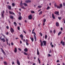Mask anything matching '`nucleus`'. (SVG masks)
Segmentation results:
<instances>
[{
    "label": "nucleus",
    "mask_w": 65,
    "mask_h": 65,
    "mask_svg": "<svg viewBox=\"0 0 65 65\" xmlns=\"http://www.w3.org/2000/svg\"><path fill=\"white\" fill-rule=\"evenodd\" d=\"M32 34H34V37L35 39V41H36V33L34 32V31L32 32Z\"/></svg>",
    "instance_id": "f257e3e1"
},
{
    "label": "nucleus",
    "mask_w": 65,
    "mask_h": 65,
    "mask_svg": "<svg viewBox=\"0 0 65 65\" xmlns=\"http://www.w3.org/2000/svg\"><path fill=\"white\" fill-rule=\"evenodd\" d=\"M54 6L55 7H56L57 8H59V9H60L61 8L60 6H58L56 4H54Z\"/></svg>",
    "instance_id": "f03ea898"
},
{
    "label": "nucleus",
    "mask_w": 65,
    "mask_h": 65,
    "mask_svg": "<svg viewBox=\"0 0 65 65\" xmlns=\"http://www.w3.org/2000/svg\"><path fill=\"white\" fill-rule=\"evenodd\" d=\"M10 31L11 33H13V32H14V30L11 27L10 28Z\"/></svg>",
    "instance_id": "7ed1b4c3"
},
{
    "label": "nucleus",
    "mask_w": 65,
    "mask_h": 65,
    "mask_svg": "<svg viewBox=\"0 0 65 65\" xmlns=\"http://www.w3.org/2000/svg\"><path fill=\"white\" fill-rule=\"evenodd\" d=\"M26 3H31V1L30 0H26L25 1Z\"/></svg>",
    "instance_id": "20e7f679"
},
{
    "label": "nucleus",
    "mask_w": 65,
    "mask_h": 65,
    "mask_svg": "<svg viewBox=\"0 0 65 65\" xmlns=\"http://www.w3.org/2000/svg\"><path fill=\"white\" fill-rule=\"evenodd\" d=\"M60 43L61 44H62V45H63V46H64V45H65V43L64 42H63L62 40L60 42Z\"/></svg>",
    "instance_id": "39448f33"
},
{
    "label": "nucleus",
    "mask_w": 65,
    "mask_h": 65,
    "mask_svg": "<svg viewBox=\"0 0 65 65\" xmlns=\"http://www.w3.org/2000/svg\"><path fill=\"white\" fill-rule=\"evenodd\" d=\"M43 42L44 43V44H43L44 46L45 45V46H46V41H43Z\"/></svg>",
    "instance_id": "423d86ee"
},
{
    "label": "nucleus",
    "mask_w": 65,
    "mask_h": 65,
    "mask_svg": "<svg viewBox=\"0 0 65 65\" xmlns=\"http://www.w3.org/2000/svg\"><path fill=\"white\" fill-rule=\"evenodd\" d=\"M59 12L58 11H55L54 12V13L55 14L59 15Z\"/></svg>",
    "instance_id": "0eeeda50"
},
{
    "label": "nucleus",
    "mask_w": 65,
    "mask_h": 65,
    "mask_svg": "<svg viewBox=\"0 0 65 65\" xmlns=\"http://www.w3.org/2000/svg\"><path fill=\"white\" fill-rule=\"evenodd\" d=\"M7 7L10 10L11 9V6L8 5V6Z\"/></svg>",
    "instance_id": "6e6552de"
},
{
    "label": "nucleus",
    "mask_w": 65,
    "mask_h": 65,
    "mask_svg": "<svg viewBox=\"0 0 65 65\" xmlns=\"http://www.w3.org/2000/svg\"><path fill=\"white\" fill-rule=\"evenodd\" d=\"M17 63L18 65H20V62L19 61V60H18V59L17 60Z\"/></svg>",
    "instance_id": "1a4fd4ad"
},
{
    "label": "nucleus",
    "mask_w": 65,
    "mask_h": 65,
    "mask_svg": "<svg viewBox=\"0 0 65 65\" xmlns=\"http://www.w3.org/2000/svg\"><path fill=\"white\" fill-rule=\"evenodd\" d=\"M28 19L29 20H31L32 19V15H30L29 16Z\"/></svg>",
    "instance_id": "9d476101"
},
{
    "label": "nucleus",
    "mask_w": 65,
    "mask_h": 65,
    "mask_svg": "<svg viewBox=\"0 0 65 65\" xmlns=\"http://www.w3.org/2000/svg\"><path fill=\"white\" fill-rule=\"evenodd\" d=\"M52 18H53V19H55V16H54V15L53 13L52 14Z\"/></svg>",
    "instance_id": "9b49d317"
},
{
    "label": "nucleus",
    "mask_w": 65,
    "mask_h": 65,
    "mask_svg": "<svg viewBox=\"0 0 65 65\" xmlns=\"http://www.w3.org/2000/svg\"><path fill=\"white\" fill-rule=\"evenodd\" d=\"M56 25L57 27H59V24L58 22H56Z\"/></svg>",
    "instance_id": "f8f14e48"
},
{
    "label": "nucleus",
    "mask_w": 65,
    "mask_h": 65,
    "mask_svg": "<svg viewBox=\"0 0 65 65\" xmlns=\"http://www.w3.org/2000/svg\"><path fill=\"white\" fill-rule=\"evenodd\" d=\"M9 13L10 14H14V13L13 12H11V11H9Z\"/></svg>",
    "instance_id": "ddd939ff"
},
{
    "label": "nucleus",
    "mask_w": 65,
    "mask_h": 65,
    "mask_svg": "<svg viewBox=\"0 0 65 65\" xmlns=\"http://www.w3.org/2000/svg\"><path fill=\"white\" fill-rule=\"evenodd\" d=\"M24 51L25 52H28V49L27 48H25L24 49Z\"/></svg>",
    "instance_id": "4468645a"
},
{
    "label": "nucleus",
    "mask_w": 65,
    "mask_h": 65,
    "mask_svg": "<svg viewBox=\"0 0 65 65\" xmlns=\"http://www.w3.org/2000/svg\"><path fill=\"white\" fill-rule=\"evenodd\" d=\"M37 54L38 55H39L40 54L39 52V51H38V49H37Z\"/></svg>",
    "instance_id": "2eb2a0df"
},
{
    "label": "nucleus",
    "mask_w": 65,
    "mask_h": 65,
    "mask_svg": "<svg viewBox=\"0 0 65 65\" xmlns=\"http://www.w3.org/2000/svg\"><path fill=\"white\" fill-rule=\"evenodd\" d=\"M1 40L2 41L4 42H5V40L4 38H2Z\"/></svg>",
    "instance_id": "dca6fc26"
},
{
    "label": "nucleus",
    "mask_w": 65,
    "mask_h": 65,
    "mask_svg": "<svg viewBox=\"0 0 65 65\" xmlns=\"http://www.w3.org/2000/svg\"><path fill=\"white\" fill-rule=\"evenodd\" d=\"M14 52L15 53H16L17 52V49L16 48H15Z\"/></svg>",
    "instance_id": "f3484780"
},
{
    "label": "nucleus",
    "mask_w": 65,
    "mask_h": 65,
    "mask_svg": "<svg viewBox=\"0 0 65 65\" xmlns=\"http://www.w3.org/2000/svg\"><path fill=\"white\" fill-rule=\"evenodd\" d=\"M2 52L3 54H4V55H6V54H5V53L4 52V51H3V49H2Z\"/></svg>",
    "instance_id": "a211bd4d"
},
{
    "label": "nucleus",
    "mask_w": 65,
    "mask_h": 65,
    "mask_svg": "<svg viewBox=\"0 0 65 65\" xmlns=\"http://www.w3.org/2000/svg\"><path fill=\"white\" fill-rule=\"evenodd\" d=\"M10 19H13V17L12 15H10Z\"/></svg>",
    "instance_id": "6ab92c4d"
},
{
    "label": "nucleus",
    "mask_w": 65,
    "mask_h": 65,
    "mask_svg": "<svg viewBox=\"0 0 65 65\" xmlns=\"http://www.w3.org/2000/svg\"><path fill=\"white\" fill-rule=\"evenodd\" d=\"M61 33H62L61 32V31L59 32L58 34V36H59L60 34H61Z\"/></svg>",
    "instance_id": "aec40b11"
},
{
    "label": "nucleus",
    "mask_w": 65,
    "mask_h": 65,
    "mask_svg": "<svg viewBox=\"0 0 65 65\" xmlns=\"http://www.w3.org/2000/svg\"><path fill=\"white\" fill-rule=\"evenodd\" d=\"M13 24L14 25H15V26H17V24L15 22H14L13 23Z\"/></svg>",
    "instance_id": "412c9836"
},
{
    "label": "nucleus",
    "mask_w": 65,
    "mask_h": 65,
    "mask_svg": "<svg viewBox=\"0 0 65 65\" xmlns=\"http://www.w3.org/2000/svg\"><path fill=\"white\" fill-rule=\"evenodd\" d=\"M22 19V17L21 16V17H19L18 19L19 20H21Z\"/></svg>",
    "instance_id": "4be33fe9"
},
{
    "label": "nucleus",
    "mask_w": 65,
    "mask_h": 65,
    "mask_svg": "<svg viewBox=\"0 0 65 65\" xmlns=\"http://www.w3.org/2000/svg\"><path fill=\"white\" fill-rule=\"evenodd\" d=\"M42 11H41L39 13V15H40V14H42Z\"/></svg>",
    "instance_id": "5701e85b"
},
{
    "label": "nucleus",
    "mask_w": 65,
    "mask_h": 65,
    "mask_svg": "<svg viewBox=\"0 0 65 65\" xmlns=\"http://www.w3.org/2000/svg\"><path fill=\"white\" fill-rule=\"evenodd\" d=\"M24 3H20V5L21 6H23V5H24Z\"/></svg>",
    "instance_id": "b1692460"
},
{
    "label": "nucleus",
    "mask_w": 65,
    "mask_h": 65,
    "mask_svg": "<svg viewBox=\"0 0 65 65\" xmlns=\"http://www.w3.org/2000/svg\"><path fill=\"white\" fill-rule=\"evenodd\" d=\"M47 35H45V39H46V38H47Z\"/></svg>",
    "instance_id": "393cba45"
},
{
    "label": "nucleus",
    "mask_w": 65,
    "mask_h": 65,
    "mask_svg": "<svg viewBox=\"0 0 65 65\" xmlns=\"http://www.w3.org/2000/svg\"><path fill=\"white\" fill-rule=\"evenodd\" d=\"M24 6H27V4L25 3H24Z\"/></svg>",
    "instance_id": "a878e982"
},
{
    "label": "nucleus",
    "mask_w": 65,
    "mask_h": 65,
    "mask_svg": "<svg viewBox=\"0 0 65 65\" xmlns=\"http://www.w3.org/2000/svg\"><path fill=\"white\" fill-rule=\"evenodd\" d=\"M20 36L21 37V38H23L24 37V36L22 35H20Z\"/></svg>",
    "instance_id": "bb28decb"
},
{
    "label": "nucleus",
    "mask_w": 65,
    "mask_h": 65,
    "mask_svg": "<svg viewBox=\"0 0 65 65\" xmlns=\"http://www.w3.org/2000/svg\"><path fill=\"white\" fill-rule=\"evenodd\" d=\"M4 63L5 65H6V64H7V62H6V61H4Z\"/></svg>",
    "instance_id": "cd10ccee"
},
{
    "label": "nucleus",
    "mask_w": 65,
    "mask_h": 65,
    "mask_svg": "<svg viewBox=\"0 0 65 65\" xmlns=\"http://www.w3.org/2000/svg\"><path fill=\"white\" fill-rule=\"evenodd\" d=\"M38 61L39 62V63H40V60H39V58H38Z\"/></svg>",
    "instance_id": "c85d7f7f"
},
{
    "label": "nucleus",
    "mask_w": 65,
    "mask_h": 65,
    "mask_svg": "<svg viewBox=\"0 0 65 65\" xmlns=\"http://www.w3.org/2000/svg\"><path fill=\"white\" fill-rule=\"evenodd\" d=\"M12 6L13 7L14 6H15V4H14V3H12Z\"/></svg>",
    "instance_id": "c756f323"
},
{
    "label": "nucleus",
    "mask_w": 65,
    "mask_h": 65,
    "mask_svg": "<svg viewBox=\"0 0 65 65\" xmlns=\"http://www.w3.org/2000/svg\"><path fill=\"white\" fill-rule=\"evenodd\" d=\"M24 55H28V54L27 53H26V52H24Z\"/></svg>",
    "instance_id": "7c9ffc66"
},
{
    "label": "nucleus",
    "mask_w": 65,
    "mask_h": 65,
    "mask_svg": "<svg viewBox=\"0 0 65 65\" xmlns=\"http://www.w3.org/2000/svg\"><path fill=\"white\" fill-rule=\"evenodd\" d=\"M31 13H35V12L33 11H31Z\"/></svg>",
    "instance_id": "2f4dec72"
},
{
    "label": "nucleus",
    "mask_w": 65,
    "mask_h": 65,
    "mask_svg": "<svg viewBox=\"0 0 65 65\" xmlns=\"http://www.w3.org/2000/svg\"><path fill=\"white\" fill-rule=\"evenodd\" d=\"M31 40L32 42H33V41H34V39H33V38H31Z\"/></svg>",
    "instance_id": "473e14b6"
},
{
    "label": "nucleus",
    "mask_w": 65,
    "mask_h": 65,
    "mask_svg": "<svg viewBox=\"0 0 65 65\" xmlns=\"http://www.w3.org/2000/svg\"><path fill=\"white\" fill-rule=\"evenodd\" d=\"M60 8H61L62 7V4H60Z\"/></svg>",
    "instance_id": "72a5a7b5"
},
{
    "label": "nucleus",
    "mask_w": 65,
    "mask_h": 65,
    "mask_svg": "<svg viewBox=\"0 0 65 65\" xmlns=\"http://www.w3.org/2000/svg\"><path fill=\"white\" fill-rule=\"evenodd\" d=\"M25 42L26 43V45L28 46V45H29V43H28L26 41H25Z\"/></svg>",
    "instance_id": "f704fd0d"
},
{
    "label": "nucleus",
    "mask_w": 65,
    "mask_h": 65,
    "mask_svg": "<svg viewBox=\"0 0 65 65\" xmlns=\"http://www.w3.org/2000/svg\"><path fill=\"white\" fill-rule=\"evenodd\" d=\"M4 14H1L2 17V18H4Z\"/></svg>",
    "instance_id": "c9c22d12"
},
{
    "label": "nucleus",
    "mask_w": 65,
    "mask_h": 65,
    "mask_svg": "<svg viewBox=\"0 0 65 65\" xmlns=\"http://www.w3.org/2000/svg\"><path fill=\"white\" fill-rule=\"evenodd\" d=\"M49 8H50V7L49 6H48L46 8V9L47 10H48L49 9Z\"/></svg>",
    "instance_id": "e433bc0d"
},
{
    "label": "nucleus",
    "mask_w": 65,
    "mask_h": 65,
    "mask_svg": "<svg viewBox=\"0 0 65 65\" xmlns=\"http://www.w3.org/2000/svg\"><path fill=\"white\" fill-rule=\"evenodd\" d=\"M41 46H43V43H42V42H41Z\"/></svg>",
    "instance_id": "4c0bfd02"
},
{
    "label": "nucleus",
    "mask_w": 65,
    "mask_h": 65,
    "mask_svg": "<svg viewBox=\"0 0 65 65\" xmlns=\"http://www.w3.org/2000/svg\"><path fill=\"white\" fill-rule=\"evenodd\" d=\"M21 8H22L24 9H25V7L24 6H22L21 7Z\"/></svg>",
    "instance_id": "58836bf2"
},
{
    "label": "nucleus",
    "mask_w": 65,
    "mask_h": 65,
    "mask_svg": "<svg viewBox=\"0 0 65 65\" xmlns=\"http://www.w3.org/2000/svg\"><path fill=\"white\" fill-rule=\"evenodd\" d=\"M38 8H40L41 7V6H38Z\"/></svg>",
    "instance_id": "ea45409f"
},
{
    "label": "nucleus",
    "mask_w": 65,
    "mask_h": 65,
    "mask_svg": "<svg viewBox=\"0 0 65 65\" xmlns=\"http://www.w3.org/2000/svg\"><path fill=\"white\" fill-rule=\"evenodd\" d=\"M39 34L41 36H42V34H41V32H40L39 33Z\"/></svg>",
    "instance_id": "a19ab883"
},
{
    "label": "nucleus",
    "mask_w": 65,
    "mask_h": 65,
    "mask_svg": "<svg viewBox=\"0 0 65 65\" xmlns=\"http://www.w3.org/2000/svg\"><path fill=\"white\" fill-rule=\"evenodd\" d=\"M11 45H13L14 44H13V42H11Z\"/></svg>",
    "instance_id": "79ce46f5"
},
{
    "label": "nucleus",
    "mask_w": 65,
    "mask_h": 65,
    "mask_svg": "<svg viewBox=\"0 0 65 65\" xmlns=\"http://www.w3.org/2000/svg\"><path fill=\"white\" fill-rule=\"evenodd\" d=\"M5 39L6 40V41H7V42H8V39H7V38H6V37L5 38Z\"/></svg>",
    "instance_id": "37998d69"
},
{
    "label": "nucleus",
    "mask_w": 65,
    "mask_h": 65,
    "mask_svg": "<svg viewBox=\"0 0 65 65\" xmlns=\"http://www.w3.org/2000/svg\"><path fill=\"white\" fill-rule=\"evenodd\" d=\"M46 22V20L45 19H44L43 21V22L44 23H45V22Z\"/></svg>",
    "instance_id": "c03bdc74"
},
{
    "label": "nucleus",
    "mask_w": 65,
    "mask_h": 65,
    "mask_svg": "<svg viewBox=\"0 0 65 65\" xmlns=\"http://www.w3.org/2000/svg\"><path fill=\"white\" fill-rule=\"evenodd\" d=\"M18 29V30H19L20 29V27L19 26H18L17 28Z\"/></svg>",
    "instance_id": "a18cd8bd"
},
{
    "label": "nucleus",
    "mask_w": 65,
    "mask_h": 65,
    "mask_svg": "<svg viewBox=\"0 0 65 65\" xmlns=\"http://www.w3.org/2000/svg\"><path fill=\"white\" fill-rule=\"evenodd\" d=\"M63 5L64 6H65V3H63Z\"/></svg>",
    "instance_id": "49530a36"
},
{
    "label": "nucleus",
    "mask_w": 65,
    "mask_h": 65,
    "mask_svg": "<svg viewBox=\"0 0 65 65\" xmlns=\"http://www.w3.org/2000/svg\"><path fill=\"white\" fill-rule=\"evenodd\" d=\"M53 32L54 33V34H55V33H56V31H55V30H54L53 31Z\"/></svg>",
    "instance_id": "de8ad7c7"
},
{
    "label": "nucleus",
    "mask_w": 65,
    "mask_h": 65,
    "mask_svg": "<svg viewBox=\"0 0 65 65\" xmlns=\"http://www.w3.org/2000/svg\"><path fill=\"white\" fill-rule=\"evenodd\" d=\"M58 19H59V20H61V18L58 17Z\"/></svg>",
    "instance_id": "09e8293b"
},
{
    "label": "nucleus",
    "mask_w": 65,
    "mask_h": 65,
    "mask_svg": "<svg viewBox=\"0 0 65 65\" xmlns=\"http://www.w3.org/2000/svg\"><path fill=\"white\" fill-rule=\"evenodd\" d=\"M18 50H19V51H22V50L20 48H18Z\"/></svg>",
    "instance_id": "8fccbe9b"
},
{
    "label": "nucleus",
    "mask_w": 65,
    "mask_h": 65,
    "mask_svg": "<svg viewBox=\"0 0 65 65\" xmlns=\"http://www.w3.org/2000/svg\"><path fill=\"white\" fill-rule=\"evenodd\" d=\"M2 35L3 36V37H4V38H5V36L3 34V35Z\"/></svg>",
    "instance_id": "3c124183"
},
{
    "label": "nucleus",
    "mask_w": 65,
    "mask_h": 65,
    "mask_svg": "<svg viewBox=\"0 0 65 65\" xmlns=\"http://www.w3.org/2000/svg\"><path fill=\"white\" fill-rule=\"evenodd\" d=\"M48 57H50L51 56V55L50 54H48Z\"/></svg>",
    "instance_id": "603ef678"
},
{
    "label": "nucleus",
    "mask_w": 65,
    "mask_h": 65,
    "mask_svg": "<svg viewBox=\"0 0 65 65\" xmlns=\"http://www.w3.org/2000/svg\"><path fill=\"white\" fill-rule=\"evenodd\" d=\"M23 32L24 33H25V34H26V32H25L24 30H23Z\"/></svg>",
    "instance_id": "864d4df0"
},
{
    "label": "nucleus",
    "mask_w": 65,
    "mask_h": 65,
    "mask_svg": "<svg viewBox=\"0 0 65 65\" xmlns=\"http://www.w3.org/2000/svg\"><path fill=\"white\" fill-rule=\"evenodd\" d=\"M8 34H9L8 32H7L6 33V35H8Z\"/></svg>",
    "instance_id": "5fc2aeb1"
},
{
    "label": "nucleus",
    "mask_w": 65,
    "mask_h": 65,
    "mask_svg": "<svg viewBox=\"0 0 65 65\" xmlns=\"http://www.w3.org/2000/svg\"><path fill=\"white\" fill-rule=\"evenodd\" d=\"M43 26H44L45 25V22H43Z\"/></svg>",
    "instance_id": "6e6d98bb"
},
{
    "label": "nucleus",
    "mask_w": 65,
    "mask_h": 65,
    "mask_svg": "<svg viewBox=\"0 0 65 65\" xmlns=\"http://www.w3.org/2000/svg\"><path fill=\"white\" fill-rule=\"evenodd\" d=\"M61 31H62L63 30V28L62 27L61 28Z\"/></svg>",
    "instance_id": "4d7b16f0"
},
{
    "label": "nucleus",
    "mask_w": 65,
    "mask_h": 65,
    "mask_svg": "<svg viewBox=\"0 0 65 65\" xmlns=\"http://www.w3.org/2000/svg\"><path fill=\"white\" fill-rule=\"evenodd\" d=\"M14 64V62L13 61L12 63V65H13Z\"/></svg>",
    "instance_id": "13d9d810"
},
{
    "label": "nucleus",
    "mask_w": 65,
    "mask_h": 65,
    "mask_svg": "<svg viewBox=\"0 0 65 65\" xmlns=\"http://www.w3.org/2000/svg\"><path fill=\"white\" fill-rule=\"evenodd\" d=\"M52 45V47H54V45Z\"/></svg>",
    "instance_id": "bf43d9fd"
},
{
    "label": "nucleus",
    "mask_w": 65,
    "mask_h": 65,
    "mask_svg": "<svg viewBox=\"0 0 65 65\" xmlns=\"http://www.w3.org/2000/svg\"><path fill=\"white\" fill-rule=\"evenodd\" d=\"M6 28H7V29H8L9 28V27H8V26H7L6 27Z\"/></svg>",
    "instance_id": "052dcab7"
},
{
    "label": "nucleus",
    "mask_w": 65,
    "mask_h": 65,
    "mask_svg": "<svg viewBox=\"0 0 65 65\" xmlns=\"http://www.w3.org/2000/svg\"><path fill=\"white\" fill-rule=\"evenodd\" d=\"M26 41L27 42H28V40L27 39H26Z\"/></svg>",
    "instance_id": "680f3d73"
},
{
    "label": "nucleus",
    "mask_w": 65,
    "mask_h": 65,
    "mask_svg": "<svg viewBox=\"0 0 65 65\" xmlns=\"http://www.w3.org/2000/svg\"><path fill=\"white\" fill-rule=\"evenodd\" d=\"M50 45H52V42H51V43H50Z\"/></svg>",
    "instance_id": "e2e57ef3"
},
{
    "label": "nucleus",
    "mask_w": 65,
    "mask_h": 65,
    "mask_svg": "<svg viewBox=\"0 0 65 65\" xmlns=\"http://www.w3.org/2000/svg\"><path fill=\"white\" fill-rule=\"evenodd\" d=\"M22 42L21 40L20 41V44H22Z\"/></svg>",
    "instance_id": "0e129e2a"
},
{
    "label": "nucleus",
    "mask_w": 65,
    "mask_h": 65,
    "mask_svg": "<svg viewBox=\"0 0 65 65\" xmlns=\"http://www.w3.org/2000/svg\"><path fill=\"white\" fill-rule=\"evenodd\" d=\"M59 62V60H58L57 61V62Z\"/></svg>",
    "instance_id": "69168bd1"
},
{
    "label": "nucleus",
    "mask_w": 65,
    "mask_h": 65,
    "mask_svg": "<svg viewBox=\"0 0 65 65\" xmlns=\"http://www.w3.org/2000/svg\"><path fill=\"white\" fill-rule=\"evenodd\" d=\"M34 29H33L32 32H34Z\"/></svg>",
    "instance_id": "338daca9"
},
{
    "label": "nucleus",
    "mask_w": 65,
    "mask_h": 65,
    "mask_svg": "<svg viewBox=\"0 0 65 65\" xmlns=\"http://www.w3.org/2000/svg\"><path fill=\"white\" fill-rule=\"evenodd\" d=\"M35 63H34L32 65H35Z\"/></svg>",
    "instance_id": "774afa93"
}]
</instances>
